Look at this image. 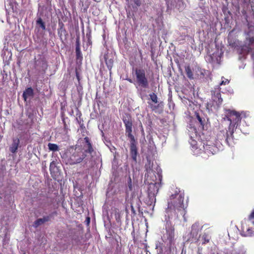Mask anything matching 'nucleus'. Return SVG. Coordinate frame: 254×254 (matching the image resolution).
Returning <instances> with one entry per match:
<instances>
[{
  "mask_svg": "<svg viewBox=\"0 0 254 254\" xmlns=\"http://www.w3.org/2000/svg\"><path fill=\"white\" fill-rule=\"evenodd\" d=\"M145 167L146 170V173L145 175V183H156V184L161 183L162 175L158 166L156 164L154 165L151 161H148Z\"/></svg>",
  "mask_w": 254,
  "mask_h": 254,
  "instance_id": "f257e3e1",
  "label": "nucleus"
},
{
  "mask_svg": "<svg viewBox=\"0 0 254 254\" xmlns=\"http://www.w3.org/2000/svg\"><path fill=\"white\" fill-rule=\"evenodd\" d=\"M184 197L181 194H176L171 196L170 201L168 202V212H171L174 210L181 211L183 208Z\"/></svg>",
  "mask_w": 254,
  "mask_h": 254,
  "instance_id": "f03ea898",
  "label": "nucleus"
},
{
  "mask_svg": "<svg viewBox=\"0 0 254 254\" xmlns=\"http://www.w3.org/2000/svg\"><path fill=\"white\" fill-rule=\"evenodd\" d=\"M83 152L79 149H76L75 152L71 155L69 159L66 161V163L69 164H75L81 162L85 158Z\"/></svg>",
  "mask_w": 254,
  "mask_h": 254,
  "instance_id": "7ed1b4c3",
  "label": "nucleus"
},
{
  "mask_svg": "<svg viewBox=\"0 0 254 254\" xmlns=\"http://www.w3.org/2000/svg\"><path fill=\"white\" fill-rule=\"evenodd\" d=\"M229 121L230 122L229 129L234 127L241 120L240 115L239 113L234 111H229L228 113Z\"/></svg>",
  "mask_w": 254,
  "mask_h": 254,
  "instance_id": "20e7f679",
  "label": "nucleus"
},
{
  "mask_svg": "<svg viewBox=\"0 0 254 254\" xmlns=\"http://www.w3.org/2000/svg\"><path fill=\"white\" fill-rule=\"evenodd\" d=\"M160 184L161 183H158L156 184V183L147 184L148 186V196L152 200L155 199V196L158 192L159 188L160 187Z\"/></svg>",
  "mask_w": 254,
  "mask_h": 254,
  "instance_id": "39448f33",
  "label": "nucleus"
},
{
  "mask_svg": "<svg viewBox=\"0 0 254 254\" xmlns=\"http://www.w3.org/2000/svg\"><path fill=\"white\" fill-rule=\"evenodd\" d=\"M136 75L138 82L142 87H146L147 85V81L145 77V73L143 70H136Z\"/></svg>",
  "mask_w": 254,
  "mask_h": 254,
  "instance_id": "423d86ee",
  "label": "nucleus"
},
{
  "mask_svg": "<svg viewBox=\"0 0 254 254\" xmlns=\"http://www.w3.org/2000/svg\"><path fill=\"white\" fill-rule=\"evenodd\" d=\"M242 231L244 235L246 237H251L254 235V229L246 224L243 225Z\"/></svg>",
  "mask_w": 254,
  "mask_h": 254,
  "instance_id": "0eeeda50",
  "label": "nucleus"
},
{
  "mask_svg": "<svg viewBox=\"0 0 254 254\" xmlns=\"http://www.w3.org/2000/svg\"><path fill=\"white\" fill-rule=\"evenodd\" d=\"M126 127V133L127 136L130 138L131 140H133L134 137L131 134L132 132V124L129 121L125 122Z\"/></svg>",
  "mask_w": 254,
  "mask_h": 254,
  "instance_id": "6e6552de",
  "label": "nucleus"
},
{
  "mask_svg": "<svg viewBox=\"0 0 254 254\" xmlns=\"http://www.w3.org/2000/svg\"><path fill=\"white\" fill-rule=\"evenodd\" d=\"M130 151L133 159L135 160L137 154V148L135 143L134 138H133V140H131Z\"/></svg>",
  "mask_w": 254,
  "mask_h": 254,
  "instance_id": "1a4fd4ad",
  "label": "nucleus"
},
{
  "mask_svg": "<svg viewBox=\"0 0 254 254\" xmlns=\"http://www.w3.org/2000/svg\"><path fill=\"white\" fill-rule=\"evenodd\" d=\"M33 89L31 88H28L23 94V97L25 101H26L27 99L33 96Z\"/></svg>",
  "mask_w": 254,
  "mask_h": 254,
  "instance_id": "9d476101",
  "label": "nucleus"
},
{
  "mask_svg": "<svg viewBox=\"0 0 254 254\" xmlns=\"http://www.w3.org/2000/svg\"><path fill=\"white\" fill-rule=\"evenodd\" d=\"M19 141L18 139H15L13 140V143L10 147V150L12 153H14L16 151L18 146L19 144Z\"/></svg>",
  "mask_w": 254,
  "mask_h": 254,
  "instance_id": "9b49d317",
  "label": "nucleus"
},
{
  "mask_svg": "<svg viewBox=\"0 0 254 254\" xmlns=\"http://www.w3.org/2000/svg\"><path fill=\"white\" fill-rule=\"evenodd\" d=\"M85 140H86V142L87 143L86 146L84 147L86 148V149L85 150L86 152H88L89 153H91L92 151H93L92 147L91 146V144L88 142V139L87 137L85 138Z\"/></svg>",
  "mask_w": 254,
  "mask_h": 254,
  "instance_id": "f8f14e48",
  "label": "nucleus"
},
{
  "mask_svg": "<svg viewBox=\"0 0 254 254\" xmlns=\"http://www.w3.org/2000/svg\"><path fill=\"white\" fill-rule=\"evenodd\" d=\"M185 71L187 74L188 77L190 79H191L193 78V73H192V72L191 71L190 66H186Z\"/></svg>",
  "mask_w": 254,
  "mask_h": 254,
  "instance_id": "ddd939ff",
  "label": "nucleus"
},
{
  "mask_svg": "<svg viewBox=\"0 0 254 254\" xmlns=\"http://www.w3.org/2000/svg\"><path fill=\"white\" fill-rule=\"evenodd\" d=\"M49 150L53 151H56L59 150V147L56 144L49 143L48 145Z\"/></svg>",
  "mask_w": 254,
  "mask_h": 254,
  "instance_id": "4468645a",
  "label": "nucleus"
},
{
  "mask_svg": "<svg viewBox=\"0 0 254 254\" xmlns=\"http://www.w3.org/2000/svg\"><path fill=\"white\" fill-rule=\"evenodd\" d=\"M248 221L251 224L254 226V208L249 215Z\"/></svg>",
  "mask_w": 254,
  "mask_h": 254,
  "instance_id": "2eb2a0df",
  "label": "nucleus"
},
{
  "mask_svg": "<svg viewBox=\"0 0 254 254\" xmlns=\"http://www.w3.org/2000/svg\"><path fill=\"white\" fill-rule=\"evenodd\" d=\"M107 56H108L105 57V62L108 67L109 69H111L113 65V61L111 59L108 60V58L107 57Z\"/></svg>",
  "mask_w": 254,
  "mask_h": 254,
  "instance_id": "dca6fc26",
  "label": "nucleus"
},
{
  "mask_svg": "<svg viewBox=\"0 0 254 254\" xmlns=\"http://www.w3.org/2000/svg\"><path fill=\"white\" fill-rule=\"evenodd\" d=\"M47 220L45 218L39 219L35 222L34 225L35 227H37L38 226L43 224L44 222L46 221Z\"/></svg>",
  "mask_w": 254,
  "mask_h": 254,
  "instance_id": "f3484780",
  "label": "nucleus"
},
{
  "mask_svg": "<svg viewBox=\"0 0 254 254\" xmlns=\"http://www.w3.org/2000/svg\"><path fill=\"white\" fill-rule=\"evenodd\" d=\"M150 98L152 101L154 103H157L158 102L157 97L155 94L152 93L150 94Z\"/></svg>",
  "mask_w": 254,
  "mask_h": 254,
  "instance_id": "a211bd4d",
  "label": "nucleus"
},
{
  "mask_svg": "<svg viewBox=\"0 0 254 254\" xmlns=\"http://www.w3.org/2000/svg\"><path fill=\"white\" fill-rule=\"evenodd\" d=\"M37 24L40 25V26L41 27V28L43 29H45V25H44V23L43 22L41 18H39L37 21Z\"/></svg>",
  "mask_w": 254,
  "mask_h": 254,
  "instance_id": "6ab92c4d",
  "label": "nucleus"
},
{
  "mask_svg": "<svg viewBox=\"0 0 254 254\" xmlns=\"http://www.w3.org/2000/svg\"><path fill=\"white\" fill-rule=\"evenodd\" d=\"M211 147L210 146V145L206 146V148L205 149V151L207 154H214V153L211 151Z\"/></svg>",
  "mask_w": 254,
  "mask_h": 254,
  "instance_id": "aec40b11",
  "label": "nucleus"
},
{
  "mask_svg": "<svg viewBox=\"0 0 254 254\" xmlns=\"http://www.w3.org/2000/svg\"><path fill=\"white\" fill-rule=\"evenodd\" d=\"M216 99H218V101H217L216 102H218V104H221L222 103V99L221 98L220 93L217 94L216 97H215V99H214V100H215Z\"/></svg>",
  "mask_w": 254,
  "mask_h": 254,
  "instance_id": "412c9836",
  "label": "nucleus"
},
{
  "mask_svg": "<svg viewBox=\"0 0 254 254\" xmlns=\"http://www.w3.org/2000/svg\"><path fill=\"white\" fill-rule=\"evenodd\" d=\"M229 83V80L227 79H224V80H222L220 85H226Z\"/></svg>",
  "mask_w": 254,
  "mask_h": 254,
  "instance_id": "4be33fe9",
  "label": "nucleus"
},
{
  "mask_svg": "<svg viewBox=\"0 0 254 254\" xmlns=\"http://www.w3.org/2000/svg\"><path fill=\"white\" fill-rule=\"evenodd\" d=\"M134 3L137 5L139 6L140 5V0H134Z\"/></svg>",
  "mask_w": 254,
  "mask_h": 254,
  "instance_id": "5701e85b",
  "label": "nucleus"
},
{
  "mask_svg": "<svg viewBox=\"0 0 254 254\" xmlns=\"http://www.w3.org/2000/svg\"><path fill=\"white\" fill-rule=\"evenodd\" d=\"M251 46H254V38H252L250 40Z\"/></svg>",
  "mask_w": 254,
  "mask_h": 254,
  "instance_id": "b1692460",
  "label": "nucleus"
},
{
  "mask_svg": "<svg viewBox=\"0 0 254 254\" xmlns=\"http://www.w3.org/2000/svg\"><path fill=\"white\" fill-rule=\"evenodd\" d=\"M190 144L192 145L193 148H195L194 146L195 145V141L194 140H192L190 142Z\"/></svg>",
  "mask_w": 254,
  "mask_h": 254,
  "instance_id": "393cba45",
  "label": "nucleus"
},
{
  "mask_svg": "<svg viewBox=\"0 0 254 254\" xmlns=\"http://www.w3.org/2000/svg\"><path fill=\"white\" fill-rule=\"evenodd\" d=\"M55 166V163L54 162H52L50 166V169L51 170L53 169V168Z\"/></svg>",
  "mask_w": 254,
  "mask_h": 254,
  "instance_id": "a878e982",
  "label": "nucleus"
},
{
  "mask_svg": "<svg viewBox=\"0 0 254 254\" xmlns=\"http://www.w3.org/2000/svg\"><path fill=\"white\" fill-rule=\"evenodd\" d=\"M197 118L198 121H199V122L201 123V119L200 117L198 115H197Z\"/></svg>",
  "mask_w": 254,
  "mask_h": 254,
  "instance_id": "bb28decb",
  "label": "nucleus"
},
{
  "mask_svg": "<svg viewBox=\"0 0 254 254\" xmlns=\"http://www.w3.org/2000/svg\"><path fill=\"white\" fill-rule=\"evenodd\" d=\"M230 133L232 134L233 133V131H231Z\"/></svg>",
  "mask_w": 254,
  "mask_h": 254,
  "instance_id": "cd10ccee",
  "label": "nucleus"
},
{
  "mask_svg": "<svg viewBox=\"0 0 254 254\" xmlns=\"http://www.w3.org/2000/svg\"><path fill=\"white\" fill-rule=\"evenodd\" d=\"M87 221L89 222V218H88Z\"/></svg>",
  "mask_w": 254,
  "mask_h": 254,
  "instance_id": "c85d7f7f",
  "label": "nucleus"
},
{
  "mask_svg": "<svg viewBox=\"0 0 254 254\" xmlns=\"http://www.w3.org/2000/svg\"><path fill=\"white\" fill-rule=\"evenodd\" d=\"M214 56L212 57V59L213 60Z\"/></svg>",
  "mask_w": 254,
  "mask_h": 254,
  "instance_id": "c756f323",
  "label": "nucleus"
}]
</instances>
